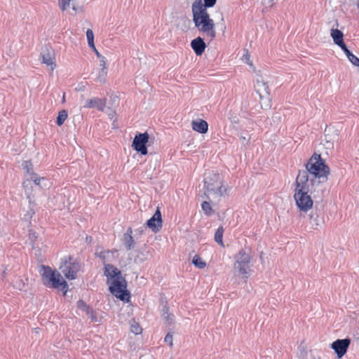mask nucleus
I'll list each match as a JSON object with an SVG mask.
<instances>
[{
  "mask_svg": "<svg viewBox=\"0 0 359 359\" xmlns=\"http://www.w3.org/2000/svg\"><path fill=\"white\" fill-rule=\"evenodd\" d=\"M306 171L299 172L297 176H304L309 184L318 187L327 182L330 172L329 166L320 154H314L306 164Z\"/></svg>",
  "mask_w": 359,
  "mask_h": 359,
  "instance_id": "f257e3e1",
  "label": "nucleus"
},
{
  "mask_svg": "<svg viewBox=\"0 0 359 359\" xmlns=\"http://www.w3.org/2000/svg\"><path fill=\"white\" fill-rule=\"evenodd\" d=\"M316 187L309 184L304 176H297L294 182L293 198L295 205L300 212L306 213L313 207L311 194L316 191Z\"/></svg>",
  "mask_w": 359,
  "mask_h": 359,
  "instance_id": "f03ea898",
  "label": "nucleus"
},
{
  "mask_svg": "<svg viewBox=\"0 0 359 359\" xmlns=\"http://www.w3.org/2000/svg\"><path fill=\"white\" fill-rule=\"evenodd\" d=\"M203 183L204 194L208 198H212L219 201L221 198L229 195L231 187L225 182L223 175L218 172H207Z\"/></svg>",
  "mask_w": 359,
  "mask_h": 359,
  "instance_id": "7ed1b4c3",
  "label": "nucleus"
},
{
  "mask_svg": "<svg viewBox=\"0 0 359 359\" xmlns=\"http://www.w3.org/2000/svg\"><path fill=\"white\" fill-rule=\"evenodd\" d=\"M104 276L111 294L123 302H129L130 294L126 290L127 283L121 271L112 264H106Z\"/></svg>",
  "mask_w": 359,
  "mask_h": 359,
  "instance_id": "20e7f679",
  "label": "nucleus"
},
{
  "mask_svg": "<svg viewBox=\"0 0 359 359\" xmlns=\"http://www.w3.org/2000/svg\"><path fill=\"white\" fill-rule=\"evenodd\" d=\"M193 22L195 27L204 36L212 41L216 37V29L213 19L210 18L208 11L191 8Z\"/></svg>",
  "mask_w": 359,
  "mask_h": 359,
  "instance_id": "39448f33",
  "label": "nucleus"
},
{
  "mask_svg": "<svg viewBox=\"0 0 359 359\" xmlns=\"http://www.w3.org/2000/svg\"><path fill=\"white\" fill-rule=\"evenodd\" d=\"M41 280L43 284L49 288L59 289L63 291V295L65 296L68 290V285L62 275L55 269H53L48 266H41L40 270Z\"/></svg>",
  "mask_w": 359,
  "mask_h": 359,
  "instance_id": "423d86ee",
  "label": "nucleus"
},
{
  "mask_svg": "<svg viewBox=\"0 0 359 359\" xmlns=\"http://www.w3.org/2000/svg\"><path fill=\"white\" fill-rule=\"evenodd\" d=\"M252 259V255L244 249H241L234 255L233 269L236 273L245 280L248 279L252 272V270L250 269Z\"/></svg>",
  "mask_w": 359,
  "mask_h": 359,
  "instance_id": "0eeeda50",
  "label": "nucleus"
},
{
  "mask_svg": "<svg viewBox=\"0 0 359 359\" xmlns=\"http://www.w3.org/2000/svg\"><path fill=\"white\" fill-rule=\"evenodd\" d=\"M79 263L72 257L68 256L64 258L60 266V270L66 278L74 280L77 277V273L80 271Z\"/></svg>",
  "mask_w": 359,
  "mask_h": 359,
  "instance_id": "6e6552de",
  "label": "nucleus"
},
{
  "mask_svg": "<svg viewBox=\"0 0 359 359\" xmlns=\"http://www.w3.org/2000/svg\"><path fill=\"white\" fill-rule=\"evenodd\" d=\"M149 140V135L147 132L136 134L132 142L133 149L143 156L147 155L148 154L147 144Z\"/></svg>",
  "mask_w": 359,
  "mask_h": 359,
  "instance_id": "1a4fd4ad",
  "label": "nucleus"
},
{
  "mask_svg": "<svg viewBox=\"0 0 359 359\" xmlns=\"http://www.w3.org/2000/svg\"><path fill=\"white\" fill-rule=\"evenodd\" d=\"M351 344V339L345 338L343 339H337L333 341L330 347L334 350L338 358H341L347 352Z\"/></svg>",
  "mask_w": 359,
  "mask_h": 359,
  "instance_id": "9d476101",
  "label": "nucleus"
},
{
  "mask_svg": "<svg viewBox=\"0 0 359 359\" xmlns=\"http://www.w3.org/2000/svg\"><path fill=\"white\" fill-rule=\"evenodd\" d=\"M163 220L161 212L158 208L156 210L154 215L151 218H150L147 222V226L153 232L156 233L158 232L162 228Z\"/></svg>",
  "mask_w": 359,
  "mask_h": 359,
  "instance_id": "9b49d317",
  "label": "nucleus"
},
{
  "mask_svg": "<svg viewBox=\"0 0 359 359\" xmlns=\"http://www.w3.org/2000/svg\"><path fill=\"white\" fill-rule=\"evenodd\" d=\"M41 62L45 64L48 69L53 72L57 67L55 54L53 52L47 50L41 53Z\"/></svg>",
  "mask_w": 359,
  "mask_h": 359,
  "instance_id": "f8f14e48",
  "label": "nucleus"
},
{
  "mask_svg": "<svg viewBox=\"0 0 359 359\" xmlns=\"http://www.w3.org/2000/svg\"><path fill=\"white\" fill-rule=\"evenodd\" d=\"M106 104V98L93 97L87 100L83 107L88 109L96 108L97 110L102 111L105 109Z\"/></svg>",
  "mask_w": 359,
  "mask_h": 359,
  "instance_id": "ddd939ff",
  "label": "nucleus"
},
{
  "mask_svg": "<svg viewBox=\"0 0 359 359\" xmlns=\"http://www.w3.org/2000/svg\"><path fill=\"white\" fill-rule=\"evenodd\" d=\"M255 90L259 96V100L262 103L264 98L269 99V88L268 85L262 81H257L255 86Z\"/></svg>",
  "mask_w": 359,
  "mask_h": 359,
  "instance_id": "4468645a",
  "label": "nucleus"
},
{
  "mask_svg": "<svg viewBox=\"0 0 359 359\" xmlns=\"http://www.w3.org/2000/svg\"><path fill=\"white\" fill-rule=\"evenodd\" d=\"M116 252V250H104L102 248H97L96 249L95 255L97 257H99L104 264L106 262L111 261V258L114 257V254Z\"/></svg>",
  "mask_w": 359,
  "mask_h": 359,
  "instance_id": "2eb2a0df",
  "label": "nucleus"
},
{
  "mask_svg": "<svg viewBox=\"0 0 359 359\" xmlns=\"http://www.w3.org/2000/svg\"><path fill=\"white\" fill-rule=\"evenodd\" d=\"M191 47L196 55H201L205 51L206 44L201 37L198 36L191 41Z\"/></svg>",
  "mask_w": 359,
  "mask_h": 359,
  "instance_id": "dca6fc26",
  "label": "nucleus"
},
{
  "mask_svg": "<svg viewBox=\"0 0 359 359\" xmlns=\"http://www.w3.org/2000/svg\"><path fill=\"white\" fill-rule=\"evenodd\" d=\"M330 35L334 43L339 46L342 50L347 48L344 42V34L341 31L338 29H332Z\"/></svg>",
  "mask_w": 359,
  "mask_h": 359,
  "instance_id": "f3484780",
  "label": "nucleus"
},
{
  "mask_svg": "<svg viewBox=\"0 0 359 359\" xmlns=\"http://www.w3.org/2000/svg\"><path fill=\"white\" fill-rule=\"evenodd\" d=\"M191 128L194 131L204 134L208 132V124L206 121L203 119L193 120L191 121Z\"/></svg>",
  "mask_w": 359,
  "mask_h": 359,
  "instance_id": "a211bd4d",
  "label": "nucleus"
},
{
  "mask_svg": "<svg viewBox=\"0 0 359 359\" xmlns=\"http://www.w3.org/2000/svg\"><path fill=\"white\" fill-rule=\"evenodd\" d=\"M204 3H203L202 0H195L192 5L191 8L199 9L202 11H207L208 8L213 7L217 0H203Z\"/></svg>",
  "mask_w": 359,
  "mask_h": 359,
  "instance_id": "6ab92c4d",
  "label": "nucleus"
},
{
  "mask_svg": "<svg viewBox=\"0 0 359 359\" xmlns=\"http://www.w3.org/2000/svg\"><path fill=\"white\" fill-rule=\"evenodd\" d=\"M132 234L133 229L131 227L128 228L127 231L123 234V244L128 250L133 248L135 244Z\"/></svg>",
  "mask_w": 359,
  "mask_h": 359,
  "instance_id": "aec40b11",
  "label": "nucleus"
},
{
  "mask_svg": "<svg viewBox=\"0 0 359 359\" xmlns=\"http://www.w3.org/2000/svg\"><path fill=\"white\" fill-rule=\"evenodd\" d=\"M309 220L311 228L313 229H317L320 225L319 222V216L317 213H310L309 215Z\"/></svg>",
  "mask_w": 359,
  "mask_h": 359,
  "instance_id": "412c9836",
  "label": "nucleus"
},
{
  "mask_svg": "<svg viewBox=\"0 0 359 359\" xmlns=\"http://www.w3.org/2000/svg\"><path fill=\"white\" fill-rule=\"evenodd\" d=\"M224 229L222 226H220L216 231L215 233V241L220 246L224 247V244L223 242V234Z\"/></svg>",
  "mask_w": 359,
  "mask_h": 359,
  "instance_id": "4be33fe9",
  "label": "nucleus"
},
{
  "mask_svg": "<svg viewBox=\"0 0 359 359\" xmlns=\"http://www.w3.org/2000/svg\"><path fill=\"white\" fill-rule=\"evenodd\" d=\"M344 53L346 54V57H348V60L352 63L353 65L355 67H359V58L353 54L348 49L346 48L344 49Z\"/></svg>",
  "mask_w": 359,
  "mask_h": 359,
  "instance_id": "5701e85b",
  "label": "nucleus"
},
{
  "mask_svg": "<svg viewBox=\"0 0 359 359\" xmlns=\"http://www.w3.org/2000/svg\"><path fill=\"white\" fill-rule=\"evenodd\" d=\"M72 0H57V6L59 9L62 12L67 11L71 8V2Z\"/></svg>",
  "mask_w": 359,
  "mask_h": 359,
  "instance_id": "b1692460",
  "label": "nucleus"
},
{
  "mask_svg": "<svg viewBox=\"0 0 359 359\" xmlns=\"http://www.w3.org/2000/svg\"><path fill=\"white\" fill-rule=\"evenodd\" d=\"M192 263L196 267L201 269L205 268V266H207L205 262H204L202 259V258L198 255H196L193 257Z\"/></svg>",
  "mask_w": 359,
  "mask_h": 359,
  "instance_id": "393cba45",
  "label": "nucleus"
},
{
  "mask_svg": "<svg viewBox=\"0 0 359 359\" xmlns=\"http://www.w3.org/2000/svg\"><path fill=\"white\" fill-rule=\"evenodd\" d=\"M68 117V113L66 110L63 109L59 111L57 117L56 123L57 126H61Z\"/></svg>",
  "mask_w": 359,
  "mask_h": 359,
  "instance_id": "a878e982",
  "label": "nucleus"
},
{
  "mask_svg": "<svg viewBox=\"0 0 359 359\" xmlns=\"http://www.w3.org/2000/svg\"><path fill=\"white\" fill-rule=\"evenodd\" d=\"M201 208L206 215H212L214 212L211 207L210 203L208 201H203L201 203Z\"/></svg>",
  "mask_w": 359,
  "mask_h": 359,
  "instance_id": "bb28decb",
  "label": "nucleus"
},
{
  "mask_svg": "<svg viewBox=\"0 0 359 359\" xmlns=\"http://www.w3.org/2000/svg\"><path fill=\"white\" fill-rule=\"evenodd\" d=\"M86 36L88 46L90 48H95L94 34L92 29H88L86 31Z\"/></svg>",
  "mask_w": 359,
  "mask_h": 359,
  "instance_id": "cd10ccee",
  "label": "nucleus"
},
{
  "mask_svg": "<svg viewBox=\"0 0 359 359\" xmlns=\"http://www.w3.org/2000/svg\"><path fill=\"white\" fill-rule=\"evenodd\" d=\"M130 331L135 334H140L142 332V328L138 323L134 320L130 323Z\"/></svg>",
  "mask_w": 359,
  "mask_h": 359,
  "instance_id": "c85d7f7f",
  "label": "nucleus"
},
{
  "mask_svg": "<svg viewBox=\"0 0 359 359\" xmlns=\"http://www.w3.org/2000/svg\"><path fill=\"white\" fill-rule=\"evenodd\" d=\"M23 169L24 170L30 175H33L34 172H33V165L31 161H26L23 163Z\"/></svg>",
  "mask_w": 359,
  "mask_h": 359,
  "instance_id": "c756f323",
  "label": "nucleus"
},
{
  "mask_svg": "<svg viewBox=\"0 0 359 359\" xmlns=\"http://www.w3.org/2000/svg\"><path fill=\"white\" fill-rule=\"evenodd\" d=\"M77 307L84 311L86 313L91 309L86 303L83 300H79L77 302Z\"/></svg>",
  "mask_w": 359,
  "mask_h": 359,
  "instance_id": "7c9ffc66",
  "label": "nucleus"
},
{
  "mask_svg": "<svg viewBox=\"0 0 359 359\" xmlns=\"http://www.w3.org/2000/svg\"><path fill=\"white\" fill-rule=\"evenodd\" d=\"M86 314L88 316V317L91 319V320L93 322H97L98 321V318H97V314H96V313L92 309H90L86 313Z\"/></svg>",
  "mask_w": 359,
  "mask_h": 359,
  "instance_id": "2f4dec72",
  "label": "nucleus"
},
{
  "mask_svg": "<svg viewBox=\"0 0 359 359\" xmlns=\"http://www.w3.org/2000/svg\"><path fill=\"white\" fill-rule=\"evenodd\" d=\"M32 179L36 185H40L41 181L45 180L44 177H37L36 174L35 173L32 175Z\"/></svg>",
  "mask_w": 359,
  "mask_h": 359,
  "instance_id": "473e14b6",
  "label": "nucleus"
},
{
  "mask_svg": "<svg viewBox=\"0 0 359 359\" xmlns=\"http://www.w3.org/2000/svg\"><path fill=\"white\" fill-rule=\"evenodd\" d=\"M103 64L102 65V67L100 69V76H103L104 77L106 75H107V67H106V65H105V62L103 60Z\"/></svg>",
  "mask_w": 359,
  "mask_h": 359,
  "instance_id": "72a5a7b5",
  "label": "nucleus"
},
{
  "mask_svg": "<svg viewBox=\"0 0 359 359\" xmlns=\"http://www.w3.org/2000/svg\"><path fill=\"white\" fill-rule=\"evenodd\" d=\"M165 342L169 343L170 346H172V335L170 333H168L164 339Z\"/></svg>",
  "mask_w": 359,
  "mask_h": 359,
  "instance_id": "f704fd0d",
  "label": "nucleus"
},
{
  "mask_svg": "<svg viewBox=\"0 0 359 359\" xmlns=\"http://www.w3.org/2000/svg\"><path fill=\"white\" fill-rule=\"evenodd\" d=\"M163 318L167 321H172L174 320V316L171 313H168V312H166V316L163 314Z\"/></svg>",
  "mask_w": 359,
  "mask_h": 359,
  "instance_id": "c9c22d12",
  "label": "nucleus"
},
{
  "mask_svg": "<svg viewBox=\"0 0 359 359\" xmlns=\"http://www.w3.org/2000/svg\"><path fill=\"white\" fill-rule=\"evenodd\" d=\"M92 50L95 52V53L96 54V55L97 57H100V53H99V51L97 50L96 47L95 46V48H92Z\"/></svg>",
  "mask_w": 359,
  "mask_h": 359,
  "instance_id": "e433bc0d",
  "label": "nucleus"
},
{
  "mask_svg": "<svg viewBox=\"0 0 359 359\" xmlns=\"http://www.w3.org/2000/svg\"><path fill=\"white\" fill-rule=\"evenodd\" d=\"M72 10H73V11H74L75 12H76V11H77V8H76V6H73L72 7Z\"/></svg>",
  "mask_w": 359,
  "mask_h": 359,
  "instance_id": "4c0bfd02",
  "label": "nucleus"
},
{
  "mask_svg": "<svg viewBox=\"0 0 359 359\" xmlns=\"http://www.w3.org/2000/svg\"><path fill=\"white\" fill-rule=\"evenodd\" d=\"M356 6L359 9V0H357L356 1Z\"/></svg>",
  "mask_w": 359,
  "mask_h": 359,
  "instance_id": "58836bf2",
  "label": "nucleus"
},
{
  "mask_svg": "<svg viewBox=\"0 0 359 359\" xmlns=\"http://www.w3.org/2000/svg\"><path fill=\"white\" fill-rule=\"evenodd\" d=\"M266 107H271V104H270V103H269V104L266 105Z\"/></svg>",
  "mask_w": 359,
  "mask_h": 359,
  "instance_id": "ea45409f",
  "label": "nucleus"
}]
</instances>
